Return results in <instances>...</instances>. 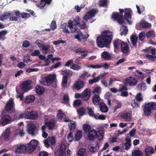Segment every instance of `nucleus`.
Masks as SVG:
<instances>
[{
	"instance_id": "09e8293b",
	"label": "nucleus",
	"mask_w": 156,
	"mask_h": 156,
	"mask_svg": "<svg viewBox=\"0 0 156 156\" xmlns=\"http://www.w3.org/2000/svg\"><path fill=\"white\" fill-rule=\"evenodd\" d=\"M81 104V101L80 99H77L74 100L73 103V105L74 107H77Z\"/></svg>"
},
{
	"instance_id": "f8f14e48",
	"label": "nucleus",
	"mask_w": 156,
	"mask_h": 156,
	"mask_svg": "<svg viewBox=\"0 0 156 156\" xmlns=\"http://www.w3.org/2000/svg\"><path fill=\"white\" fill-rule=\"evenodd\" d=\"M37 128L36 126L33 123H31L28 125L27 132L29 134L34 135V132Z\"/></svg>"
},
{
	"instance_id": "f03ea898",
	"label": "nucleus",
	"mask_w": 156,
	"mask_h": 156,
	"mask_svg": "<svg viewBox=\"0 0 156 156\" xmlns=\"http://www.w3.org/2000/svg\"><path fill=\"white\" fill-rule=\"evenodd\" d=\"M104 133L103 129H99L98 131L94 129H91L88 132V139L91 141L97 138L99 140H101L103 138Z\"/></svg>"
},
{
	"instance_id": "ddd939ff",
	"label": "nucleus",
	"mask_w": 156,
	"mask_h": 156,
	"mask_svg": "<svg viewBox=\"0 0 156 156\" xmlns=\"http://www.w3.org/2000/svg\"><path fill=\"white\" fill-rule=\"evenodd\" d=\"M132 14V11L130 8H126L125 9L124 18L129 22V20L131 19V15Z\"/></svg>"
},
{
	"instance_id": "0e129e2a",
	"label": "nucleus",
	"mask_w": 156,
	"mask_h": 156,
	"mask_svg": "<svg viewBox=\"0 0 156 156\" xmlns=\"http://www.w3.org/2000/svg\"><path fill=\"white\" fill-rule=\"evenodd\" d=\"M21 17L23 19H27L30 17V15L28 13L23 12L20 13Z\"/></svg>"
},
{
	"instance_id": "72a5a7b5",
	"label": "nucleus",
	"mask_w": 156,
	"mask_h": 156,
	"mask_svg": "<svg viewBox=\"0 0 156 156\" xmlns=\"http://www.w3.org/2000/svg\"><path fill=\"white\" fill-rule=\"evenodd\" d=\"M101 88L100 87H98L94 88L93 91V93L94 94V95H96L99 96L101 92Z\"/></svg>"
},
{
	"instance_id": "2eb2a0df",
	"label": "nucleus",
	"mask_w": 156,
	"mask_h": 156,
	"mask_svg": "<svg viewBox=\"0 0 156 156\" xmlns=\"http://www.w3.org/2000/svg\"><path fill=\"white\" fill-rule=\"evenodd\" d=\"M122 51L123 53H126L129 51L128 44L126 42H122L121 46Z\"/></svg>"
},
{
	"instance_id": "dca6fc26",
	"label": "nucleus",
	"mask_w": 156,
	"mask_h": 156,
	"mask_svg": "<svg viewBox=\"0 0 156 156\" xmlns=\"http://www.w3.org/2000/svg\"><path fill=\"white\" fill-rule=\"evenodd\" d=\"M13 100L12 99H9L6 104L5 107V110L8 111H10L13 108Z\"/></svg>"
},
{
	"instance_id": "cd10ccee",
	"label": "nucleus",
	"mask_w": 156,
	"mask_h": 156,
	"mask_svg": "<svg viewBox=\"0 0 156 156\" xmlns=\"http://www.w3.org/2000/svg\"><path fill=\"white\" fill-rule=\"evenodd\" d=\"M62 74L63 75V77L68 79L69 77H70L72 75V73L69 70H67L63 71Z\"/></svg>"
},
{
	"instance_id": "bb28decb",
	"label": "nucleus",
	"mask_w": 156,
	"mask_h": 156,
	"mask_svg": "<svg viewBox=\"0 0 156 156\" xmlns=\"http://www.w3.org/2000/svg\"><path fill=\"white\" fill-rule=\"evenodd\" d=\"M86 108L84 107H81L77 110V112L79 115V117L85 115V113Z\"/></svg>"
},
{
	"instance_id": "f3484780",
	"label": "nucleus",
	"mask_w": 156,
	"mask_h": 156,
	"mask_svg": "<svg viewBox=\"0 0 156 156\" xmlns=\"http://www.w3.org/2000/svg\"><path fill=\"white\" fill-rule=\"evenodd\" d=\"M55 76L54 74H50L45 78L46 82L48 84H51L54 81Z\"/></svg>"
},
{
	"instance_id": "774afa93",
	"label": "nucleus",
	"mask_w": 156,
	"mask_h": 156,
	"mask_svg": "<svg viewBox=\"0 0 156 156\" xmlns=\"http://www.w3.org/2000/svg\"><path fill=\"white\" fill-rule=\"evenodd\" d=\"M69 99L68 95H65L63 97V100L64 103L65 104H67L69 101Z\"/></svg>"
},
{
	"instance_id": "3c124183",
	"label": "nucleus",
	"mask_w": 156,
	"mask_h": 156,
	"mask_svg": "<svg viewBox=\"0 0 156 156\" xmlns=\"http://www.w3.org/2000/svg\"><path fill=\"white\" fill-rule=\"evenodd\" d=\"M90 76V75L89 73L86 71H85L83 72V73L82 75L80 76V78L84 79L89 77Z\"/></svg>"
},
{
	"instance_id": "e2e57ef3",
	"label": "nucleus",
	"mask_w": 156,
	"mask_h": 156,
	"mask_svg": "<svg viewBox=\"0 0 156 156\" xmlns=\"http://www.w3.org/2000/svg\"><path fill=\"white\" fill-rule=\"evenodd\" d=\"M155 35V33L152 31H149L146 34V36L147 38L152 37H154Z\"/></svg>"
},
{
	"instance_id": "37998d69",
	"label": "nucleus",
	"mask_w": 156,
	"mask_h": 156,
	"mask_svg": "<svg viewBox=\"0 0 156 156\" xmlns=\"http://www.w3.org/2000/svg\"><path fill=\"white\" fill-rule=\"evenodd\" d=\"M107 0H100L98 2V4L100 7H105L107 5Z\"/></svg>"
},
{
	"instance_id": "aec40b11",
	"label": "nucleus",
	"mask_w": 156,
	"mask_h": 156,
	"mask_svg": "<svg viewBox=\"0 0 156 156\" xmlns=\"http://www.w3.org/2000/svg\"><path fill=\"white\" fill-rule=\"evenodd\" d=\"M44 89L41 85H37L35 88V90L36 93L39 95H42L44 92Z\"/></svg>"
},
{
	"instance_id": "4d7b16f0",
	"label": "nucleus",
	"mask_w": 156,
	"mask_h": 156,
	"mask_svg": "<svg viewBox=\"0 0 156 156\" xmlns=\"http://www.w3.org/2000/svg\"><path fill=\"white\" fill-rule=\"evenodd\" d=\"M98 147H93V146H90L89 148V151L90 152H97L98 150Z\"/></svg>"
},
{
	"instance_id": "c85d7f7f",
	"label": "nucleus",
	"mask_w": 156,
	"mask_h": 156,
	"mask_svg": "<svg viewBox=\"0 0 156 156\" xmlns=\"http://www.w3.org/2000/svg\"><path fill=\"white\" fill-rule=\"evenodd\" d=\"M84 83L83 81L82 80L78 81L75 85V88L76 89H80L84 87Z\"/></svg>"
},
{
	"instance_id": "7c9ffc66",
	"label": "nucleus",
	"mask_w": 156,
	"mask_h": 156,
	"mask_svg": "<svg viewBox=\"0 0 156 156\" xmlns=\"http://www.w3.org/2000/svg\"><path fill=\"white\" fill-rule=\"evenodd\" d=\"M121 32L120 34L122 36L123 35H126L127 34L128 32V29L126 26H122L120 28Z\"/></svg>"
},
{
	"instance_id": "c9c22d12",
	"label": "nucleus",
	"mask_w": 156,
	"mask_h": 156,
	"mask_svg": "<svg viewBox=\"0 0 156 156\" xmlns=\"http://www.w3.org/2000/svg\"><path fill=\"white\" fill-rule=\"evenodd\" d=\"M132 156H143V154L141 151L135 150L132 151Z\"/></svg>"
},
{
	"instance_id": "79ce46f5",
	"label": "nucleus",
	"mask_w": 156,
	"mask_h": 156,
	"mask_svg": "<svg viewBox=\"0 0 156 156\" xmlns=\"http://www.w3.org/2000/svg\"><path fill=\"white\" fill-rule=\"evenodd\" d=\"M145 57L148 60L152 61H154L156 59V56H155L150 55L148 54L145 55Z\"/></svg>"
},
{
	"instance_id": "6ab92c4d",
	"label": "nucleus",
	"mask_w": 156,
	"mask_h": 156,
	"mask_svg": "<svg viewBox=\"0 0 156 156\" xmlns=\"http://www.w3.org/2000/svg\"><path fill=\"white\" fill-rule=\"evenodd\" d=\"M145 156H150L151 154H153L154 152V149L152 147L147 146L145 149Z\"/></svg>"
},
{
	"instance_id": "b1692460",
	"label": "nucleus",
	"mask_w": 156,
	"mask_h": 156,
	"mask_svg": "<svg viewBox=\"0 0 156 156\" xmlns=\"http://www.w3.org/2000/svg\"><path fill=\"white\" fill-rule=\"evenodd\" d=\"M101 57L104 59L109 60L111 58V56L107 51H104L101 54Z\"/></svg>"
},
{
	"instance_id": "a211bd4d",
	"label": "nucleus",
	"mask_w": 156,
	"mask_h": 156,
	"mask_svg": "<svg viewBox=\"0 0 156 156\" xmlns=\"http://www.w3.org/2000/svg\"><path fill=\"white\" fill-rule=\"evenodd\" d=\"M12 12H4L2 15H0V20L3 21L7 19L11 15Z\"/></svg>"
},
{
	"instance_id": "9d476101",
	"label": "nucleus",
	"mask_w": 156,
	"mask_h": 156,
	"mask_svg": "<svg viewBox=\"0 0 156 156\" xmlns=\"http://www.w3.org/2000/svg\"><path fill=\"white\" fill-rule=\"evenodd\" d=\"M90 97V89H86L82 93L81 99L85 101H87Z\"/></svg>"
},
{
	"instance_id": "49530a36",
	"label": "nucleus",
	"mask_w": 156,
	"mask_h": 156,
	"mask_svg": "<svg viewBox=\"0 0 156 156\" xmlns=\"http://www.w3.org/2000/svg\"><path fill=\"white\" fill-rule=\"evenodd\" d=\"M86 154L85 150L83 148H80L77 153L79 156H85Z\"/></svg>"
},
{
	"instance_id": "58836bf2",
	"label": "nucleus",
	"mask_w": 156,
	"mask_h": 156,
	"mask_svg": "<svg viewBox=\"0 0 156 156\" xmlns=\"http://www.w3.org/2000/svg\"><path fill=\"white\" fill-rule=\"evenodd\" d=\"M66 115L62 112V111L61 110H58V113L57 114V116L59 120L61 121L62 118L65 117Z\"/></svg>"
},
{
	"instance_id": "473e14b6",
	"label": "nucleus",
	"mask_w": 156,
	"mask_h": 156,
	"mask_svg": "<svg viewBox=\"0 0 156 156\" xmlns=\"http://www.w3.org/2000/svg\"><path fill=\"white\" fill-rule=\"evenodd\" d=\"M131 41L133 46H136V43L137 41V37L134 35L131 36L130 37Z\"/></svg>"
},
{
	"instance_id": "6e6552de",
	"label": "nucleus",
	"mask_w": 156,
	"mask_h": 156,
	"mask_svg": "<svg viewBox=\"0 0 156 156\" xmlns=\"http://www.w3.org/2000/svg\"><path fill=\"white\" fill-rule=\"evenodd\" d=\"M38 115L37 112L31 111L28 112L26 113L25 115V118L35 120L38 117Z\"/></svg>"
},
{
	"instance_id": "864d4df0",
	"label": "nucleus",
	"mask_w": 156,
	"mask_h": 156,
	"mask_svg": "<svg viewBox=\"0 0 156 156\" xmlns=\"http://www.w3.org/2000/svg\"><path fill=\"white\" fill-rule=\"evenodd\" d=\"M15 135H20L21 136H24V133L23 131V130H21L19 129H16V131Z\"/></svg>"
},
{
	"instance_id": "5701e85b",
	"label": "nucleus",
	"mask_w": 156,
	"mask_h": 156,
	"mask_svg": "<svg viewBox=\"0 0 156 156\" xmlns=\"http://www.w3.org/2000/svg\"><path fill=\"white\" fill-rule=\"evenodd\" d=\"M99 106L100 110L101 112H106L108 111V108L104 103H100L99 105Z\"/></svg>"
},
{
	"instance_id": "a19ab883",
	"label": "nucleus",
	"mask_w": 156,
	"mask_h": 156,
	"mask_svg": "<svg viewBox=\"0 0 156 156\" xmlns=\"http://www.w3.org/2000/svg\"><path fill=\"white\" fill-rule=\"evenodd\" d=\"M74 51L76 53H80L87 52L88 50L83 48H79L76 49Z\"/></svg>"
},
{
	"instance_id": "412c9836",
	"label": "nucleus",
	"mask_w": 156,
	"mask_h": 156,
	"mask_svg": "<svg viewBox=\"0 0 156 156\" xmlns=\"http://www.w3.org/2000/svg\"><path fill=\"white\" fill-rule=\"evenodd\" d=\"M101 98L98 95H94L92 98V102L93 104L96 105H98L100 104L101 101Z\"/></svg>"
},
{
	"instance_id": "6e6d98bb",
	"label": "nucleus",
	"mask_w": 156,
	"mask_h": 156,
	"mask_svg": "<svg viewBox=\"0 0 156 156\" xmlns=\"http://www.w3.org/2000/svg\"><path fill=\"white\" fill-rule=\"evenodd\" d=\"M27 149L30 153L32 152L33 151L35 150L36 148L34 149V147H33V145L31 144H30V142L29 143L27 146Z\"/></svg>"
},
{
	"instance_id": "f704fd0d",
	"label": "nucleus",
	"mask_w": 156,
	"mask_h": 156,
	"mask_svg": "<svg viewBox=\"0 0 156 156\" xmlns=\"http://www.w3.org/2000/svg\"><path fill=\"white\" fill-rule=\"evenodd\" d=\"M81 131L78 130L76 134L75 140L76 141H79L82 137Z\"/></svg>"
},
{
	"instance_id": "052dcab7",
	"label": "nucleus",
	"mask_w": 156,
	"mask_h": 156,
	"mask_svg": "<svg viewBox=\"0 0 156 156\" xmlns=\"http://www.w3.org/2000/svg\"><path fill=\"white\" fill-rule=\"evenodd\" d=\"M67 139L70 142H71L74 139L73 136V133L70 132L69 133L68 135L67 136Z\"/></svg>"
},
{
	"instance_id": "39448f33",
	"label": "nucleus",
	"mask_w": 156,
	"mask_h": 156,
	"mask_svg": "<svg viewBox=\"0 0 156 156\" xmlns=\"http://www.w3.org/2000/svg\"><path fill=\"white\" fill-rule=\"evenodd\" d=\"M11 118L9 115H5L2 116L0 119V123L2 126H4L10 123Z\"/></svg>"
},
{
	"instance_id": "f257e3e1",
	"label": "nucleus",
	"mask_w": 156,
	"mask_h": 156,
	"mask_svg": "<svg viewBox=\"0 0 156 156\" xmlns=\"http://www.w3.org/2000/svg\"><path fill=\"white\" fill-rule=\"evenodd\" d=\"M113 33L108 30L102 31L101 35L98 37L97 39L98 46L100 48L107 47L112 42L113 38Z\"/></svg>"
},
{
	"instance_id": "bf43d9fd",
	"label": "nucleus",
	"mask_w": 156,
	"mask_h": 156,
	"mask_svg": "<svg viewBox=\"0 0 156 156\" xmlns=\"http://www.w3.org/2000/svg\"><path fill=\"white\" fill-rule=\"evenodd\" d=\"M10 134V132L9 130L6 131L4 135V138L5 139L7 140L9 139Z\"/></svg>"
},
{
	"instance_id": "ea45409f",
	"label": "nucleus",
	"mask_w": 156,
	"mask_h": 156,
	"mask_svg": "<svg viewBox=\"0 0 156 156\" xmlns=\"http://www.w3.org/2000/svg\"><path fill=\"white\" fill-rule=\"evenodd\" d=\"M16 90L17 93L19 94L18 97L21 100H23V94L25 93L22 92L20 89H18L17 87L16 88Z\"/></svg>"
},
{
	"instance_id": "338daca9",
	"label": "nucleus",
	"mask_w": 156,
	"mask_h": 156,
	"mask_svg": "<svg viewBox=\"0 0 156 156\" xmlns=\"http://www.w3.org/2000/svg\"><path fill=\"white\" fill-rule=\"evenodd\" d=\"M71 68L74 70H78L81 69V67L77 64H73Z\"/></svg>"
},
{
	"instance_id": "1a4fd4ad",
	"label": "nucleus",
	"mask_w": 156,
	"mask_h": 156,
	"mask_svg": "<svg viewBox=\"0 0 156 156\" xmlns=\"http://www.w3.org/2000/svg\"><path fill=\"white\" fill-rule=\"evenodd\" d=\"M125 80L126 83L129 86H134L136 85L137 82V80L135 78L132 76H129L126 78Z\"/></svg>"
},
{
	"instance_id": "69168bd1",
	"label": "nucleus",
	"mask_w": 156,
	"mask_h": 156,
	"mask_svg": "<svg viewBox=\"0 0 156 156\" xmlns=\"http://www.w3.org/2000/svg\"><path fill=\"white\" fill-rule=\"evenodd\" d=\"M68 78H65L63 77L62 81V87H66L67 82Z\"/></svg>"
},
{
	"instance_id": "393cba45",
	"label": "nucleus",
	"mask_w": 156,
	"mask_h": 156,
	"mask_svg": "<svg viewBox=\"0 0 156 156\" xmlns=\"http://www.w3.org/2000/svg\"><path fill=\"white\" fill-rule=\"evenodd\" d=\"M122 118L126 122H129L131 119L130 114L129 113H125L121 116Z\"/></svg>"
},
{
	"instance_id": "5fc2aeb1",
	"label": "nucleus",
	"mask_w": 156,
	"mask_h": 156,
	"mask_svg": "<svg viewBox=\"0 0 156 156\" xmlns=\"http://www.w3.org/2000/svg\"><path fill=\"white\" fill-rule=\"evenodd\" d=\"M136 98L137 101H142L143 100V98L141 93H138L136 96Z\"/></svg>"
},
{
	"instance_id": "e433bc0d",
	"label": "nucleus",
	"mask_w": 156,
	"mask_h": 156,
	"mask_svg": "<svg viewBox=\"0 0 156 156\" xmlns=\"http://www.w3.org/2000/svg\"><path fill=\"white\" fill-rule=\"evenodd\" d=\"M131 145V143L126 142V143L122 144V147L123 149L128 150L130 147Z\"/></svg>"
},
{
	"instance_id": "c03bdc74",
	"label": "nucleus",
	"mask_w": 156,
	"mask_h": 156,
	"mask_svg": "<svg viewBox=\"0 0 156 156\" xmlns=\"http://www.w3.org/2000/svg\"><path fill=\"white\" fill-rule=\"evenodd\" d=\"M51 57H53V55L52 54H51L48 55L47 56V58H45L44 60L45 62L46 63L45 64L44 66H48L49 65L50 63L49 59H50L51 60Z\"/></svg>"
},
{
	"instance_id": "2f4dec72",
	"label": "nucleus",
	"mask_w": 156,
	"mask_h": 156,
	"mask_svg": "<svg viewBox=\"0 0 156 156\" xmlns=\"http://www.w3.org/2000/svg\"><path fill=\"white\" fill-rule=\"evenodd\" d=\"M7 31L6 30H3L0 31V40L4 41L5 39V36L7 34ZM1 43L0 42V45Z\"/></svg>"
},
{
	"instance_id": "a878e982",
	"label": "nucleus",
	"mask_w": 156,
	"mask_h": 156,
	"mask_svg": "<svg viewBox=\"0 0 156 156\" xmlns=\"http://www.w3.org/2000/svg\"><path fill=\"white\" fill-rule=\"evenodd\" d=\"M122 42L123 41L119 39L115 40L113 42L114 49H118L119 48L120 44H121V45L122 44Z\"/></svg>"
},
{
	"instance_id": "603ef678",
	"label": "nucleus",
	"mask_w": 156,
	"mask_h": 156,
	"mask_svg": "<svg viewBox=\"0 0 156 156\" xmlns=\"http://www.w3.org/2000/svg\"><path fill=\"white\" fill-rule=\"evenodd\" d=\"M80 18L79 16L75 18L73 22L75 26H77L80 24Z\"/></svg>"
},
{
	"instance_id": "c756f323",
	"label": "nucleus",
	"mask_w": 156,
	"mask_h": 156,
	"mask_svg": "<svg viewBox=\"0 0 156 156\" xmlns=\"http://www.w3.org/2000/svg\"><path fill=\"white\" fill-rule=\"evenodd\" d=\"M136 88L138 90H145L146 89V86L145 83L142 82L137 85Z\"/></svg>"
},
{
	"instance_id": "13d9d810",
	"label": "nucleus",
	"mask_w": 156,
	"mask_h": 156,
	"mask_svg": "<svg viewBox=\"0 0 156 156\" xmlns=\"http://www.w3.org/2000/svg\"><path fill=\"white\" fill-rule=\"evenodd\" d=\"M87 113L89 115L90 117H93V116L94 115V112L92 108H87Z\"/></svg>"
},
{
	"instance_id": "0eeeda50",
	"label": "nucleus",
	"mask_w": 156,
	"mask_h": 156,
	"mask_svg": "<svg viewBox=\"0 0 156 156\" xmlns=\"http://www.w3.org/2000/svg\"><path fill=\"white\" fill-rule=\"evenodd\" d=\"M66 146L64 145H61L60 148L57 149L55 152V156H65Z\"/></svg>"
},
{
	"instance_id": "4c0bfd02",
	"label": "nucleus",
	"mask_w": 156,
	"mask_h": 156,
	"mask_svg": "<svg viewBox=\"0 0 156 156\" xmlns=\"http://www.w3.org/2000/svg\"><path fill=\"white\" fill-rule=\"evenodd\" d=\"M83 130L85 133L88 132L91 129V126L88 124H84L83 125Z\"/></svg>"
},
{
	"instance_id": "423d86ee",
	"label": "nucleus",
	"mask_w": 156,
	"mask_h": 156,
	"mask_svg": "<svg viewBox=\"0 0 156 156\" xmlns=\"http://www.w3.org/2000/svg\"><path fill=\"white\" fill-rule=\"evenodd\" d=\"M44 122L45 124L50 130L53 129L56 124L55 120L52 119H50V120H48L47 118L45 119Z\"/></svg>"
},
{
	"instance_id": "a18cd8bd",
	"label": "nucleus",
	"mask_w": 156,
	"mask_h": 156,
	"mask_svg": "<svg viewBox=\"0 0 156 156\" xmlns=\"http://www.w3.org/2000/svg\"><path fill=\"white\" fill-rule=\"evenodd\" d=\"M140 26L142 27L146 28L150 27L151 25L150 23L147 22H142L140 23Z\"/></svg>"
},
{
	"instance_id": "de8ad7c7",
	"label": "nucleus",
	"mask_w": 156,
	"mask_h": 156,
	"mask_svg": "<svg viewBox=\"0 0 156 156\" xmlns=\"http://www.w3.org/2000/svg\"><path fill=\"white\" fill-rule=\"evenodd\" d=\"M128 90L127 86L126 84H121L119 85V91L121 92L123 91V90Z\"/></svg>"
},
{
	"instance_id": "9b49d317",
	"label": "nucleus",
	"mask_w": 156,
	"mask_h": 156,
	"mask_svg": "<svg viewBox=\"0 0 156 156\" xmlns=\"http://www.w3.org/2000/svg\"><path fill=\"white\" fill-rule=\"evenodd\" d=\"M30 84V83H29L28 81H25L20 85V89L22 92H25L30 89L29 88V87Z\"/></svg>"
},
{
	"instance_id": "4468645a",
	"label": "nucleus",
	"mask_w": 156,
	"mask_h": 156,
	"mask_svg": "<svg viewBox=\"0 0 156 156\" xmlns=\"http://www.w3.org/2000/svg\"><path fill=\"white\" fill-rule=\"evenodd\" d=\"M27 150V147L25 146L20 145L17 146L15 151L16 153H23Z\"/></svg>"
},
{
	"instance_id": "20e7f679",
	"label": "nucleus",
	"mask_w": 156,
	"mask_h": 156,
	"mask_svg": "<svg viewBox=\"0 0 156 156\" xmlns=\"http://www.w3.org/2000/svg\"><path fill=\"white\" fill-rule=\"evenodd\" d=\"M119 12H113L112 13V18L114 20L117 21L120 24H122L124 22L123 16L124 10L123 9H119Z\"/></svg>"
},
{
	"instance_id": "4be33fe9",
	"label": "nucleus",
	"mask_w": 156,
	"mask_h": 156,
	"mask_svg": "<svg viewBox=\"0 0 156 156\" xmlns=\"http://www.w3.org/2000/svg\"><path fill=\"white\" fill-rule=\"evenodd\" d=\"M35 99V97L33 95H29L25 99V102L28 104L33 102Z\"/></svg>"
},
{
	"instance_id": "8fccbe9b",
	"label": "nucleus",
	"mask_w": 156,
	"mask_h": 156,
	"mask_svg": "<svg viewBox=\"0 0 156 156\" xmlns=\"http://www.w3.org/2000/svg\"><path fill=\"white\" fill-rule=\"evenodd\" d=\"M97 11L96 10L94 9H92L88 11L87 12V14H89L91 17H92L95 16V14L97 13Z\"/></svg>"
},
{
	"instance_id": "7ed1b4c3",
	"label": "nucleus",
	"mask_w": 156,
	"mask_h": 156,
	"mask_svg": "<svg viewBox=\"0 0 156 156\" xmlns=\"http://www.w3.org/2000/svg\"><path fill=\"white\" fill-rule=\"evenodd\" d=\"M156 109V102L153 101L145 103L143 108L144 114L145 115H150L151 111Z\"/></svg>"
},
{
	"instance_id": "680f3d73",
	"label": "nucleus",
	"mask_w": 156,
	"mask_h": 156,
	"mask_svg": "<svg viewBox=\"0 0 156 156\" xmlns=\"http://www.w3.org/2000/svg\"><path fill=\"white\" fill-rule=\"evenodd\" d=\"M30 144L33 145V147H34V149L36 148L38 144V141L36 140H33L30 142Z\"/></svg>"
}]
</instances>
